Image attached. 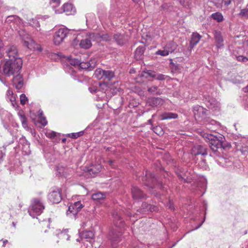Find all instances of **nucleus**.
<instances>
[{
	"label": "nucleus",
	"mask_w": 248,
	"mask_h": 248,
	"mask_svg": "<svg viewBox=\"0 0 248 248\" xmlns=\"http://www.w3.org/2000/svg\"><path fill=\"white\" fill-rule=\"evenodd\" d=\"M113 222L118 229H113L109 233L108 239L113 248H117L119 243L122 240L123 231L121 228L124 226V222L121 217V213L115 211L112 214Z\"/></svg>",
	"instance_id": "f257e3e1"
},
{
	"label": "nucleus",
	"mask_w": 248,
	"mask_h": 248,
	"mask_svg": "<svg viewBox=\"0 0 248 248\" xmlns=\"http://www.w3.org/2000/svg\"><path fill=\"white\" fill-rule=\"evenodd\" d=\"M22 66V60L21 58L15 60H6L2 62L0 61V74L6 77H10L19 74L20 71Z\"/></svg>",
	"instance_id": "f03ea898"
},
{
	"label": "nucleus",
	"mask_w": 248,
	"mask_h": 248,
	"mask_svg": "<svg viewBox=\"0 0 248 248\" xmlns=\"http://www.w3.org/2000/svg\"><path fill=\"white\" fill-rule=\"evenodd\" d=\"M202 136L205 139L206 141L209 142V146L211 150L215 154L218 155L217 150L221 149L222 147L223 139L222 136L221 135L217 136L209 133H204Z\"/></svg>",
	"instance_id": "7ed1b4c3"
},
{
	"label": "nucleus",
	"mask_w": 248,
	"mask_h": 248,
	"mask_svg": "<svg viewBox=\"0 0 248 248\" xmlns=\"http://www.w3.org/2000/svg\"><path fill=\"white\" fill-rule=\"evenodd\" d=\"M45 206L42 201L38 199H34L32 201L29 210V213L33 218L40 215L43 211Z\"/></svg>",
	"instance_id": "20e7f679"
},
{
	"label": "nucleus",
	"mask_w": 248,
	"mask_h": 248,
	"mask_svg": "<svg viewBox=\"0 0 248 248\" xmlns=\"http://www.w3.org/2000/svg\"><path fill=\"white\" fill-rule=\"evenodd\" d=\"M93 36V33H90L89 34L80 33L77 35L76 39L78 41L80 42L79 46L81 48L88 49L92 46L91 40Z\"/></svg>",
	"instance_id": "39448f33"
},
{
	"label": "nucleus",
	"mask_w": 248,
	"mask_h": 248,
	"mask_svg": "<svg viewBox=\"0 0 248 248\" xmlns=\"http://www.w3.org/2000/svg\"><path fill=\"white\" fill-rule=\"evenodd\" d=\"M192 111L195 120L198 122L202 121L208 115V110L198 105L193 107Z\"/></svg>",
	"instance_id": "423d86ee"
},
{
	"label": "nucleus",
	"mask_w": 248,
	"mask_h": 248,
	"mask_svg": "<svg viewBox=\"0 0 248 248\" xmlns=\"http://www.w3.org/2000/svg\"><path fill=\"white\" fill-rule=\"evenodd\" d=\"M145 179H148L144 183V184L147 186L152 188L158 187L162 189H164L165 188L162 186V183L157 179V177H155V174L153 173H146Z\"/></svg>",
	"instance_id": "0eeeda50"
},
{
	"label": "nucleus",
	"mask_w": 248,
	"mask_h": 248,
	"mask_svg": "<svg viewBox=\"0 0 248 248\" xmlns=\"http://www.w3.org/2000/svg\"><path fill=\"white\" fill-rule=\"evenodd\" d=\"M69 32V30L66 28H61L56 31L53 36V41L55 45H59L63 42L67 36Z\"/></svg>",
	"instance_id": "6e6552de"
},
{
	"label": "nucleus",
	"mask_w": 248,
	"mask_h": 248,
	"mask_svg": "<svg viewBox=\"0 0 248 248\" xmlns=\"http://www.w3.org/2000/svg\"><path fill=\"white\" fill-rule=\"evenodd\" d=\"M203 101L206 107L213 111H219L220 109V104L215 98L209 96L204 95Z\"/></svg>",
	"instance_id": "1a4fd4ad"
},
{
	"label": "nucleus",
	"mask_w": 248,
	"mask_h": 248,
	"mask_svg": "<svg viewBox=\"0 0 248 248\" xmlns=\"http://www.w3.org/2000/svg\"><path fill=\"white\" fill-rule=\"evenodd\" d=\"M48 201L52 203H58L62 200L61 190L58 188H53L47 195Z\"/></svg>",
	"instance_id": "9d476101"
},
{
	"label": "nucleus",
	"mask_w": 248,
	"mask_h": 248,
	"mask_svg": "<svg viewBox=\"0 0 248 248\" xmlns=\"http://www.w3.org/2000/svg\"><path fill=\"white\" fill-rule=\"evenodd\" d=\"M25 32L24 31H21L19 32V35L24 41V45L31 50L34 49L36 46L35 42L28 34L25 35Z\"/></svg>",
	"instance_id": "9b49d317"
},
{
	"label": "nucleus",
	"mask_w": 248,
	"mask_h": 248,
	"mask_svg": "<svg viewBox=\"0 0 248 248\" xmlns=\"http://www.w3.org/2000/svg\"><path fill=\"white\" fill-rule=\"evenodd\" d=\"M83 206L80 201H78L75 202L74 203H71L68 207L67 214H72L75 216L83 208Z\"/></svg>",
	"instance_id": "f8f14e48"
},
{
	"label": "nucleus",
	"mask_w": 248,
	"mask_h": 248,
	"mask_svg": "<svg viewBox=\"0 0 248 248\" xmlns=\"http://www.w3.org/2000/svg\"><path fill=\"white\" fill-rule=\"evenodd\" d=\"M75 12V9L71 3H65L62 7L58 9H55V13L59 14L63 12L67 13V15L72 14Z\"/></svg>",
	"instance_id": "ddd939ff"
},
{
	"label": "nucleus",
	"mask_w": 248,
	"mask_h": 248,
	"mask_svg": "<svg viewBox=\"0 0 248 248\" xmlns=\"http://www.w3.org/2000/svg\"><path fill=\"white\" fill-rule=\"evenodd\" d=\"M179 180L185 183H190L194 177L191 172L189 171H181L177 172Z\"/></svg>",
	"instance_id": "4468645a"
},
{
	"label": "nucleus",
	"mask_w": 248,
	"mask_h": 248,
	"mask_svg": "<svg viewBox=\"0 0 248 248\" xmlns=\"http://www.w3.org/2000/svg\"><path fill=\"white\" fill-rule=\"evenodd\" d=\"M191 153L194 155H207V149L205 146L202 145H196L192 149Z\"/></svg>",
	"instance_id": "2eb2a0df"
},
{
	"label": "nucleus",
	"mask_w": 248,
	"mask_h": 248,
	"mask_svg": "<svg viewBox=\"0 0 248 248\" xmlns=\"http://www.w3.org/2000/svg\"><path fill=\"white\" fill-rule=\"evenodd\" d=\"M213 34L217 48L219 49L222 48L224 46V40L221 32L219 31L215 30Z\"/></svg>",
	"instance_id": "dca6fc26"
},
{
	"label": "nucleus",
	"mask_w": 248,
	"mask_h": 248,
	"mask_svg": "<svg viewBox=\"0 0 248 248\" xmlns=\"http://www.w3.org/2000/svg\"><path fill=\"white\" fill-rule=\"evenodd\" d=\"M6 52L9 57L8 60H15L20 58L18 56L16 47L15 46H8L6 49Z\"/></svg>",
	"instance_id": "f3484780"
},
{
	"label": "nucleus",
	"mask_w": 248,
	"mask_h": 248,
	"mask_svg": "<svg viewBox=\"0 0 248 248\" xmlns=\"http://www.w3.org/2000/svg\"><path fill=\"white\" fill-rule=\"evenodd\" d=\"M97 93L98 95H101V94L100 93H104L107 96H109L110 95V90L109 89L108 85L105 82H101L99 83L98 86Z\"/></svg>",
	"instance_id": "a211bd4d"
},
{
	"label": "nucleus",
	"mask_w": 248,
	"mask_h": 248,
	"mask_svg": "<svg viewBox=\"0 0 248 248\" xmlns=\"http://www.w3.org/2000/svg\"><path fill=\"white\" fill-rule=\"evenodd\" d=\"M131 193L133 199L135 200L142 199L145 197V195L142 191L136 186H132Z\"/></svg>",
	"instance_id": "6ab92c4d"
},
{
	"label": "nucleus",
	"mask_w": 248,
	"mask_h": 248,
	"mask_svg": "<svg viewBox=\"0 0 248 248\" xmlns=\"http://www.w3.org/2000/svg\"><path fill=\"white\" fill-rule=\"evenodd\" d=\"M113 39L119 45H124L128 40V36L124 34L116 33L113 35Z\"/></svg>",
	"instance_id": "aec40b11"
},
{
	"label": "nucleus",
	"mask_w": 248,
	"mask_h": 248,
	"mask_svg": "<svg viewBox=\"0 0 248 248\" xmlns=\"http://www.w3.org/2000/svg\"><path fill=\"white\" fill-rule=\"evenodd\" d=\"M13 84L17 90H20L23 86V79L20 74H18L13 78Z\"/></svg>",
	"instance_id": "412c9836"
},
{
	"label": "nucleus",
	"mask_w": 248,
	"mask_h": 248,
	"mask_svg": "<svg viewBox=\"0 0 248 248\" xmlns=\"http://www.w3.org/2000/svg\"><path fill=\"white\" fill-rule=\"evenodd\" d=\"M161 120L175 119L178 118V114L176 113L164 112L159 116Z\"/></svg>",
	"instance_id": "4be33fe9"
},
{
	"label": "nucleus",
	"mask_w": 248,
	"mask_h": 248,
	"mask_svg": "<svg viewBox=\"0 0 248 248\" xmlns=\"http://www.w3.org/2000/svg\"><path fill=\"white\" fill-rule=\"evenodd\" d=\"M147 103L150 106L156 107L162 104L163 100L159 97H151L148 99Z\"/></svg>",
	"instance_id": "5701e85b"
},
{
	"label": "nucleus",
	"mask_w": 248,
	"mask_h": 248,
	"mask_svg": "<svg viewBox=\"0 0 248 248\" xmlns=\"http://www.w3.org/2000/svg\"><path fill=\"white\" fill-rule=\"evenodd\" d=\"M94 237V233L92 231H86L80 233V238L81 240H86L89 241Z\"/></svg>",
	"instance_id": "b1692460"
},
{
	"label": "nucleus",
	"mask_w": 248,
	"mask_h": 248,
	"mask_svg": "<svg viewBox=\"0 0 248 248\" xmlns=\"http://www.w3.org/2000/svg\"><path fill=\"white\" fill-rule=\"evenodd\" d=\"M201 37V35H200L198 33H193L190 42V47H193L195 46H196L199 42Z\"/></svg>",
	"instance_id": "393cba45"
},
{
	"label": "nucleus",
	"mask_w": 248,
	"mask_h": 248,
	"mask_svg": "<svg viewBox=\"0 0 248 248\" xmlns=\"http://www.w3.org/2000/svg\"><path fill=\"white\" fill-rule=\"evenodd\" d=\"M145 50V47L143 46H140L136 48L135 52V58L137 60H141Z\"/></svg>",
	"instance_id": "a878e982"
},
{
	"label": "nucleus",
	"mask_w": 248,
	"mask_h": 248,
	"mask_svg": "<svg viewBox=\"0 0 248 248\" xmlns=\"http://www.w3.org/2000/svg\"><path fill=\"white\" fill-rule=\"evenodd\" d=\"M177 46V44L174 42L171 41L168 43L164 47L170 53L173 52L176 49Z\"/></svg>",
	"instance_id": "bb28decb"
},
{
	"label": "nucleus",
	"mask_w": 248,
	"mask_h": 248,
	"mask_svg": "<svg viewBox=\"0 0 248 248\" xmlns=\"http://www.w3.org/2000/svg\"><path fill=\"white\" fill-rule=\"evenodd\" d=\"M102 169V166L100 165H97L92 166L91 168L88 170L90 174H95L99 173Z\"/></svg>",
	"instance_id": "cd10ccee"
},
{
	"label": "nucleus",
	"mask_w": 248,
	"mask_h": 248,
	"mask_svg": "<svg viewBox=\"0 0 248 248\" xmlns=\"http://www.w3.org/2000/svg\"><path fill=\"white\" fill-rule=\"evenodd\" d=\"M114 76L115 75L113 71L109 70H104L103 79L109 81L112 79Z\"/></svg>",
	"instance_id": "c85d7f7f"
},
{
	"label": "nucleus",
	"mask_w": 248,
	"mask_h": 248,
	"mask_svg": "<svg viewBox=\"0 0 248 248\" xmlns=\"http://www.w3.org/2000/svg\"><path fill=\"white\" fill-rule=\"evenodd\" d=\"M211 16L214 20L217 21V22H222L224 20L223 16L220 12L213 13Z\"/></svg>",
	"instance_id": "c756f323"
},
{
	"label": "nucleus",
	"mask_w": 248,
	"mask_h": 248,
	"mask_svg": "<svg viewBox=\"0 0 248 248\" xmlns=\"http://www.w3.org/2000/svg\"><path fill=\"white\" fill-rule=\"evenodd\" d=\"M79 66L82 69H88L89 70H92L94 68V65H90V62H80Z\"/></svg>",
	"instance_id": "7c9ffc66"
},
{
	"label": "nucleus",
	"mask_w": 248,
	"mask_h": 248,
	"mask_svg": "<svg viewBox=\"0 0 248 248\" xmlns=\"http://www.w3.org/2000/svg\"><path fill=\"white\" fill-rule=\"evenodd\" d=\"M104 70L101 68H97L95 71L94 76L98 79H103Z\"/></svg>",
	"instance_id": "2f4dec72"
},
{
	"label": "nucleus",
	"mask_w": 248,
	"mask_h": 248,
	"mask_svg": "<svg viewBox=\"0 0 248 248\" xmlns=\"http://www.w3.org/2000/svg\"><path fill=\"white\" fill-rule=\"evenodd\" d=\"M92 199L94 201H99L103 200L105 198V195L102 192H97L93 194L92 196Z\"/></svg>",
	"instance_id": "473e14b6"
},
{
	"label": "nucleus",
	"mask_w": 248,
	"mask_h": 248,
	"mask_svg": "<svg viewBox=\"0 0 248 248\" xmlns=\"http://www.w3.org/2000/svg\"><path fill=\"white\" fill-rule=\"evenodd\" d=\"M68 59L69 60V62L70 64L74 66H79L80 61L78 59L76 58L72 59L71 56L69 57Z\"/></svg>",
	"instance_id": "72a5a7b5"
},
{
	"label": "nucleus",
	"mask_w": 248,
	"mask_h": 248,
	"mask_svg": "<svg viewBox=\"0 0 248 248\" xmlns=\"http://www.w3.org/2000/svg\"><path fill=\"white\" fill-rule=\"evenodd\" d=\"M83 134H84V131H80L79 132H77V133H72L68 134V136L69 138L75 139L78 138V137L81 136L82 135H83Z\"/></svg>",
	"instance_id": "f704fd0d"
},
{
	"label": "nucleus",
	"mask_w": 248,
	"mask_h": 248,
	"mask_svg": "<svg viewBox=\"0 0 248 248\" xmlns=\"http://www.w3.org/2000/svg\"><path fill=\"white\" fill-rule=\"evenodd\" d=\"M61 3V0H50V4L51 7L54 9H56V7H58Z\"/></svg>",
	"instance_id": "c9c22d12"
},
{
	"label": "nucleus",
	"mask_w": 248,
	"mask_h": 248,
	"mask_svg": "<svg viewBox=\"0 0 248 248\" xmlns=\"http://www.w3.org/2000/svg\"><path fill=\"white\" fill-rule=\"evenodd\" d=\"M18 19V17L16 15H12L7 16L6 22L7 23H10L11 22H14Z\"/></svg>",
	"instance_id": "e433bc0d"
},
{
	"label": "nucleus",
	"mask_w": 248,
	"mask_h": 248,
	"mask_svg": "<svg viewBox=\"0 0 248 248\" xmlns=\"http://www.w3.org/2000/svg\"><path fill=\"white\" fill-rule=\"evenodd\" d=\"M157 86H153L151 87L148 88V92L151 93H155L156 94H160V93L158 92H157Z\"/></svg>",
	"instance_id": "4c0bfd02"
},
{
	"label": "nucleus",
	"mask_w": 248,
	"mask_h": 248,
	"mask_svg": "<svg viewBox=\"0 0 248 248\" xmlns=\"http://www.w3.org/2000/svg\"><path fill=\"white\" fill-rule=\"evenodd\" d=\"M239 16L241 17H248V8L241 9L239 13Z\"/></svg>",
	"instance_id": "58836bf2"
},
{
	"label": "nucleus",
	"mask_w": 248,
	"mask_h": 248,
	"mask_svg": "<svg viewBox=\"0 0 248 248\" xmlns=\"http://www.w3.org/2000/svg\"><path fill=\"white\" fill-rule=\"evenodd\" d=\"M156 54L157 55H159L162 56H166L169 55V53L166 49V48L164 47L163 50H159L156 52Z\"/></svg>",
	"instance_id": "ea45409f"
},
{
	"label": "nucleus",
	"mask_w": 248,
	"mask_h": 248,
	"mask_svg": "<svg viewBox=\"0 0 248 248\" xmlns=\"http://www.w3.org/2000/svg\"><path fill=\"white\" fill-rule=\"evenodd\" d=\"M20 120L24 127H27V119L25 115L20 114Z\"/></svg>",
	"instance_id": "a19ab883"
},
{
	"label": "nucleus",
	"mask_w": 248,
	"mask_h": 248,
	"mask_svg": "<svg viewBox=\"0 0 248 248\" xmlns=\"http://www.w3.org/2000/svg\"><path fill=\"white\" fill-rule=\"evenodd\" d=\"M20 103L22 105H25L28 100L27 97H26V95L24 93H22L20 95Z\"/></svg>",
	"instance_id": "79ce46f5"
},
{
	"label": "nucleus",
	"mask_w": 248,
	"mask_h": 248,
	"mask_svg": "<svg viewBox=\"0 0 248 248\" xmlns=\"http://www.w3.org/2000/svg\"><path fill=\"white\" fill-rule=\"evenodd\" d=\"M180 3L185 7H188L189 6L191 2L190 0H180Z\"/></svg>",
	"instance_id": "37998d69"
},
{
	"label": "nucleus",
	"mask_w": 248,
	"mask_h": 248,
	"mask_svg": "<svg viewBox=\"0 0 248 248\" xmlns=\"http://www.w3.org/2000/svg\"><path fill=\"white\" fill-rule=\"evenodd\" d=\"M4 50V44L2 40L0 38V59L2 58L3 55Z\"/></svg>",
	"instance_id": "c03bdc74"
},
{
	"label": "nucleus",
	"mask_w": 248,
	"mask_h": 248,
	"mask_svg": "<svg viewBox=\"0 0 248 248\" xmlns=\"http://www.w3.org/2000/svg\"><path fill=\"white\" fill-rule=\"evenodd\" d=\"M237 60L240 62H246L248 61V57H244L243 56H238L237 57Z\"/></svg>",
	"instance_id": "a18cd8bd"
},
{
	"label": "nucleus",
	"mask_w": 248,
	"mask_h": 248,
	"mask_svg": "<svg viewBox=\"0 0 248 248\" xmlns=\"http://www.w3.org/2000/svg\"><path fill=\"white\" fill-rule=\"evenodd\" d=\"M98 87H96V86H91V87H89V90L90 91V92L91 93H98Z\"/></svg>",
	"instance_id": "49530a36"
},
{
	"label": "nucleus",
	"mask_w": 248,
	"mask_h": 248,
	"mask_svg": "<svg viewBox=\"0 0 248 248\" xmlns=\"http://www.w3.org/2000/svg\"><path fill=\"white\" fill-rule=\"evenodd\" d=\"M39 122L42 124L43 126H46L47 124V121L46 118L44 116L43 118L39 119Z\"/></svg>",
	"instance_id": "de8ad7c7"
},
{
	"label": "nucleus",
	"mask_w": 248,
	"mask_h": 248,
	"mask_svg": "<svg viewBox=\"0 0 248 248\" xmlns=\"http://www.w3.org/2000/svg\"><path fill=\"white\" fill-rule=\"evenodd\" d=\"M155 78L159 80H163L165 79V75L161 74H159L157 75L155 74Z\"/></svg>",
	"instance_id": "09e8293b"
},
{
	"label": "nucleus",
	"mask_w": 248,
	"mask_h": 248,
	"mask_svg": "<svg viewBox=\"0 0 248 248\" xmlns=\"http://www.w3.org/2000/svg\"><path fill=\"white\" fill-rule=\"evenodd\" d=\"M108 165L112 168H116L117 167V165L116 164V162L114 160H109L108 161Z\"/></svg>",
	"instance_id": "8fccbe9b"
},
{
	"label": "nucleus",
	"mask_w": 248,
	"mask_h": 248,
	"mask_svg": "<svg viewBox=\"0 0 248 248\" xmlns=\"http://www.w3.org/2000/svg\"><path fill=\"white\" fill-rule=\"evenodd\" d=\"M102 38L103 40L107 41H110L111 40L110 37L107 34L102 35Z\"/></svg>",
	"instance_id": "3c124183"
},
{
	"label": "nucleus",
	"mask_w": 248,
	"mask_h": 248,
	"mask_svg": "<svg viewBox=\"0 0 248 248\" xmlns=\"http://www.w3.org/2000/svg\"><path fill=\"white\" fill-rule=\"evenodd\" d=\"M145 74H146L147 75H148L149 76L152 77V78H155V72L153 71H148L147 72H146Z\"/></svg>",
	"instance_id": "603ef678"
},
{
	"label": "nucleus",
	"mask_w": 248,
	"mask_h": 248,
	"mask_svg": "<svg viewBox=\"0 0 248 248\" xmlns=\"http://www.w3.org/2000/svg\"><path fill=\"white\" fill-rule=\"evenodd\" d=\"M56 136V133L54 131H51L49 133H48L47 135V136L50 138H54Z\"/></svg>",
	"instance_id": "864d4df0"
},
{
	"label": "nucleus",
	"mask_w": 248,
	"mask_h": 248,
	"mask_svg": "<svg viewBox=\"0 0 248 248\" xmlns=\"http://www.w3.org/2000/svg\"><path fill=\"white\" fill-rule=\"evenodd\" d=\"M61 236L63 237V238H65L67 240H68L69 239V236L65 232H62L61 234Z\"/></svg>",
	"instance_id": "5fc2aeb1"
},
{
	"label": "nucleus",
	"mask_w": 248,
	"mask_h": 248,
	"mask_svg": "<svg viewBox=\"0 0 248 248\" xmlns=\"http://www.w3.org/2000/svg\"><path fill=\"white\" fill-rule=\"evenodd\" d=\"M33 24L32 25V26L35 28H37L38 27H39L40 26V25L39 24V22L37 20H33Z\"/></svg>",
	"instance_id": "6e6d98bb"
},
{
	"label": "nucleus",
	"mask_w": 248,
	"mask_h": 248,
	"mask_svg": "<svg viewBox=\"0 0 248 248\" xmlns=\"http://www.w3.org/2000/svg\"><path fill=\"white\" fill-rule=\"evenodd\" d=\"M167 206L171 210H174V209L173 204L170 201L169 202V203L167 204Z\"/></svg>",
	"instance_id": "4d7b16f0"
},
{
	"label": "nucleus",
	"mask_w": 248,
	"mask_h": 248,
	"mask_svg": "<svg viewBox=\"0 0 248 248\" xmlns=\"http://www.w3.org/2000/svg\"><path fill=\"white\" fill-rule=\"evenodd\" d=\"M89 62H90V65H92V64H94V67H95L96 66V60L95 59H91Z\"/></svg>",
	"instance_id": "13d9d810"
},
{
	"label": "nucleus",
	"mask_w": 248,
	"mask_h": 248,
	"mask_svg": "<svg viewBox=\"0 0 248 248\" xmlns=\"http://www.w3.org/2000/svg\"><path fill=\"white\" fill-rule=\"evenodd\" d=\"M43 117H44L43 111L42 110L40 109L38 111V117H39V119H40V118H43Z\"/></svg>",
	"instance_id": "bf43d9fd"
},
{
	"label": "nucleus",
	"mask_w": 248,
	"mask_h": 248,
	"mask_svg": "<svg viewBox=\"0 0 248 248\" xmlns=\"http://www.w3.org/2000/svg\"><path fill=\"white\" fill-rule=\"evenodd\" d=\"M223 3L226 6H228L231 3V0H224Z\"/></svg>",
	"instance_id": "052dcab7"
},
{
	"label": "nucleus",
	"mask_w": 248,
	"mask_h": 248,
	"mask_svg": "<svg viewBox=\"0 0 248 248\" xmlns=\"http://www.w3.org/2000/svg\"><path fill=\"white\" fill-rule=\"evenodd\" d=\"M13 91L10 90H8L7 92V97H10L11 96H12L13 95Z\"/></svg>",
	"instance_id": "680f3d73"
},
{
	"label": "nucleus",
	"mask_w": 248,
	"mask_h": 248,
	"mask_svg": "<svg viewBox=\"0 0 248 248\" xmlns=\"http://www.w3.org/2000/svg\"><path fill=\"white\" fill-rule=\"evenodd\" d=\"M7 98L9 99L11 102H14L16 100L15 97L13 95L7 97Z\"/></svg>",
	"instance_id": "e2e57ef3"
},
{
	"label": "nucleus",
	"mask_w": 248,
	"mask_h": 248,
	"mask_svg": "<svg viewBox=\"0 0 248 248\" xmlns=\"http://www.w3.org/2000/svg\"><path fill=\"white\" fill-rule=\"evenodd\" d=\"M8 242V240H3V245H2V247H5L6 244H7Z\"/></svg>",
	"instance_id": "0e129e2a"
},
{
	"label": "nucleus",
	"mask_w": 248,
	"mask_h": 248,
	"mask_svg": "<svg viewBox=\"0 0 248 248\" xmlns=\"http://www.w3.org/2000/svg\"><path fill=\"white\" fill-rule=\"evenodd\" d=\"M104 149H106V150L107 151H110V150H111V147H104Z\"/></svg>",
	"instance_id": "69168bd1"
},
{
	"label": "nucleus",
	"mask_w": 248,
	"mask_h": 248,
	"mask_svg": "<svg viewBox=\"0 0 248 248\" xmlns=\"http://www.w3.org/2000/svg\"><path fill=\"white\" fill-rule=\"evenodd\" d=\"M156 207H153V209L151 208V206L150 205V207L149 208V209L151 211H155L156 210Z\"/></svg>",
	"instance_id": "338daca9"
},
{
	"label": "nucleus",
	"mask_w": 248,
	"mask_h": 248,
	"mask_svg": "<svg viewBox=\"0 0 248 248\" xmlns=\"http://www.w3.org/2000/svg\"><path fill=\"white\" fill-rule=\"evenodd\" d=\"M244 91L245 92H246V91L248 92V85L247 86V87L246 88L244 89Z\"/></svg>",
	"instance_id": "774afa93"
}]
</instances>
